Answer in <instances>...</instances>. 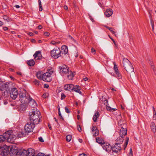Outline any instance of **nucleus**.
Here are the masks:
<instances>
[{"label": "nucleus", "instance_id": "1", "mask_svg": "<svg viewBox=\"0 0 156 156\" xmlns=\"http://www.w3.org/2000/svg\"><path fill=\"white\" fill-rule=\"evenodd\" d=\"M19 100L23 104H29L30 105L33 103L34 106H35L36 103L34 100L30 98L29 95L26 94V91L25 90L19 93Z\"/></svg>", "mask_w": 156, "mask_h": 156}, {"label": "nucleus", "instance_id": "2", "mask_svg": "<svg viewBox=\"0 0 156 156\" xmlns=\"http://www.w3.org/2000/svg\"><path fill=\"white\" fill-rule=\"evenodd\" d=\"M41 116V113L36 108L32 110L29 114V118L31 122L37 124L40 121Z\"/></svg>", "mask_w": 156, "mask_h": 156}, {"label": "nucleus", "instance_id": "3", "mask_svg": "<svg viewBox=\"0 0 156 156\" xmlns=\"http://www.w3.org/2000/svg\"><path fill=\"white\" fill-rule=\"evenodd\" d=\"M123 65L126 71L129 73L133 72L134 69L130 62L127 58L123 59Z\"/></svg>", "mask_w": 156, "mask_h": 156}, {"label": "nucleus", "instance_id": "4", "mask_svg": "<svg viewBox=\"0 0 156 156\" xmlns=\"http://www.w3.org/2000/svg\"><path fill=\"white\" fill-rule=\"evenodd\" d=\"M5 136H6V140L8 142H13L16 139V136L12 134V131L11 130L5 133Z\"/></svg>", "mask_w": 156, "mask_h": 156}, {"label": "nucleus", "instance_id": "5", "mask_svg": "<svg viewBox=\"0 0 156 156\" xmlns=\"http://www.w3.org/2000/svg\"><path fill=\"white\" fill-rule=\"evenodd\" d=\"M35 150L31 148L29 149L27 151H23L21 154L22 156H35Z\"/></svg>", "mask_w": 156, "mask_h": 156}, {"label": "nucleus", "instance_id": "6", "mask_svg": "<svg viewBox=\"0 0 156 156\" xmlns=\"http://www.w3.org/2000/svg\"><path fill=\"white\" fill-rule=\"evenodd\" d=\"M35 124L33 122H29L26 124L25 126V131L27 133L33 132V130L35 127Z\"/></svg>", "mask_w": 156, "mask_h": 156}, {"label": "nucleus", "instance_id": "7", "mask_svg": "<svg viewBox=\"0 0 156 156\" xmlns=\"http://www.w3.org/2000/svg\"><path fill=\"white\" fill-rule=\"evenodd\" d=\"M51 56L55 58H57L60 56L61 51L60 49H53L51 51Z\"/></svg>", "mask_w": 156, "mask_h": 156}, {"label": "nucleus", "instance_id": "8", "mask_svg": "<svg viewBox=\"0 0 156 156\" xmlns=\"http://www.w3.org/2000/svg\"><path fill=\"white\" fill-rule=\"evenodd\" d=\"M42 80L45 82H50L51 80V74L47 72L43 74Z\"/></svg>", "mask_w": 156, "mask_h": 156}, {"label": "nucleus", "instance_id": "9", "mask_svg": "<svg viewBox=\"0 0 156 156\" xmlns=\"http://www.w3.org/2000/svg\"><path fill=\"white\" fill-rule=\"evenodd\" d=\"M18 94V90L16 88H15L12 89L10 94V96L12 98L14 99H16Z\"/></svg>", "mask_w": 156, "mask_h": 156}, {"label": "nucleus", "instance_id": "10", "mask_svg": "<svg viewBox=\"0 0 156 156\" xmlns=\"http://www.w3.org/2000/svg\"><path fill=\"white\" fill-rule=\"evenodd\" d=\"M122 149L120 145L116 143L113 147L112 148V151L113 153H117L119 152Z\"/></svg>", "mask_w": 156, "mask_h": 156}, {"label": "nucleus", "instance_id": "11", "mask_svg": "<svg viewBox=\"0 0 156 156\" xmlns=\"http://www.w3.org/2000/svg\"><path fill=\"white\" fill-rule=\"evenodd\" d=\"M103 149L108 152H109L112 150V148L108 143L104 144L102 145Z\"/></svg>", "mask_w": 156, "mask_h": 156}, {"label": "nucleus", "instance_id": "12", "mask_svg": "<svg viewBox=\"0 0 156 156\" xmlns=\"http://www.w3.org/2000/svg\"><path fill=\"white\" fill-rule=\"evenodd\" d=\"M69 67L66 65H64L60 69V73L66 74L69 72Z\"/></svg>", "mask_w": 156, "mask_h": 156}, {"label": "nucleus", "instance_id": "13", "mask_svg": "<svg viewBox=\"0 0 156 156\" xmlns=\"http://www.w3.org/2000/svg\"><path fill=\"white\" fill-rule=\"evenodd\" d=\"M104 104L106 106V108L108 111L110 112H114L116 111L117 109L115 108H112L110 107L109 106H108V101L107 100H105L104 101Z\"/></svg>", "mask_w": 156, "mask_h": 156}, {"label": "nucleus", "instance_id": "14", "mask_svg": "<svg viewBox=\"0 0 156 156\" xmlns=\"http://www.w3.org/2000/svg\"><path fill=\"white\" fill-rule=\"evenodd\" d=\"M119 134L121 136L124 137L127 134V129L126 128H124L122 127H121L120 130Z\"/></svg>", "mask_w": 156, "mask_h": 156}, {"label": "nucleus", "instance_id": "15", "mask_svg": "<svg viewBox=\"0 0 156 156\" xmlns=\"http://www.w3.org/2000/svg\"><path fill=\"white\" fill-rule=\"evenodd\" d=\"M113 13L112 10L110 9H106L105 12V14L107 17H109L111 16Z\"/></svg>", "mask_w": 156, "mask_h": 156}, {"label": "nucleus", "instance_id": "16", "mask_svg": "<svg viewBox=\"0 0 156 156\" xmlns=\"http://www.w3.org/2000/svg\"><path fill=\"white\" fill-rule=\"evenodd\" d=\"M73 89L72 91H74L76 92H77L80 94H81V92L80 91V87L79 86L76 85L74 86L73 85Z\"/></svg>", "mask_w": 156, "mask_h": 156}, {"label": "nucleus", "instance_id": "17", "mask_svg": "<svg viewBox=\"0 0 156 156\" xmlns=\"http://www.w3.org/2000/svg\"><path fill=\"white\" fill-rule=\"evenodd\" d=\"M73 85L72 84H66L64 86V89L66 90H72L73 89Z\"/></svg>", "mask_w": 156, "mask_h": 156}, {"label": "nucleus", "instance_id": "18", "mask_svg": "<svg viewBox=\"0 0 156 156\" xmlns=\"http://www.w3.org/2000/svg\"><path fill=\"white\" fill-rule=\"evenodd\" d=\"M123 138V137L121 136H120L116 140L117 144H122L124 140Z\"/></svg>", "mask_w": 156, "mask_h": 156}, {"label": "nucleus", "instance_id": "19", "mask_svg": "<svg viewBox=\"0 0 156 156\" xmlns=\"http://www.w3.org/2000/svg\"><path fill=\"white\" fill-rule=\"evenodd\" d=\"M41 55V52L40 51H37L35 53L34 55L33 56L35 60H37L38 59L39 57Z\"/></svg>", "mask_w": 156, "mask_h": 156}, {"label": "nucleus", "instance_id": "20", "mask_svg": "<svg viewBox=\"0 0 156 156\" xmlns=\"http://www.w3.org/2000/svg\"><path fill=\"white\" fill-rule=\"evenodd\" d=\"M151 131L154 133H155L156 131V126L155 123L152 122L151 124Z\"/></svg>", "mask_w": 156, "mask_h": 156}, {"label": "nucleus", "instance_id": "21", "mask_svg": "<svg viewBox=\"0 0 156 156\" xmlns=\"http://www.w3.org/2000/svg\"><path fill=\"white\" fill-rule=\"evenodd\" d=\"M43 72H38L36 73L37 77L39 79L42 80Z\"/></svg>", "mask_w": 156, "mask_h": 156}, {"label": "nucleus", "instance_id": "22", "mask_svg": "<svg viewBox=\"0 0 156 156\" xmlns=\"http://www.w3.org/2000/svg\"><path fill=\"white\" fill-rule=\"evenodd\" d=\"M5 133L3 135H0V142H2L5 140H6L7 137L5 136Z\"/></svg>", "mask_w": 156, "mask_h": 156}, {"label": "nucleus", "instance_id": "23", "mask_svg": "<svg viewBox=\"0 0 156 156\" xmlns=\"http://www.w3.org/2000/svg\"><path fill=\"white\" fill-rule=\"evenodd\" d=\"M99 116V114L98 112H97L95 113L93 117V119L94 122H96L97 120V118Z\"/></svg>", "mask_w": 156, "mask_h": 156}, {"label": "nucleus", "instance_id": "24", "mask_svg": "<svg viewBox=\"0 0 156 156\" xmlns=\"http://www.w3.org/2000/svg\"><path fill=\"white\" fill-rule=\"evenodd\" d=\"M28 65L30 66H33L35 64V62L33 60H30L27 62Z\"/></svg>", "mask_w": 156, "mask_h": 156}, {"label": "nucleus", "instance_id": "25", "mask_svg": "<svg viewBox=\"0 0 156 156\" xmlns=\"http://www.w3.org/2000/svg\"><path fill=\"white\" fill-rule=\"evenodd\" d=\"M26 134L23 132H20L18 133L17 135V137L19 138H21L25 136Z\"/></svg>", "mask_w": 156, "mask_h": 156}, {"label": "nucleus", "instance_id": "26", "mask_svg": "<svg viewBox=\"0 0 156 156\" xmlns=\"http://www.w3.org/2000/svg\"><path fill=\"white\" fill-rule=\"evenodd\" d=\"M69 75H67V77L69 80H72L73 76V74L72 72H69Z\"/></svg>", "mask_w": 156, "mask_h": 156}, {"label": "nucleus", "instance_id": "27", "mask_svg": "<svg viewBox=\"0 0 156 156\" xmlns=\"http://www.w3.org/2000/svg\"><path fill=\"white\" fill-rule=\"evenodd\" d=\"M6 87V85L2 83H0V90H2L5 89Z\"/></svg>", "mask_w": 156, "mask_h": 156}, {"label": "nucleus", "instance_id": "28", "mask_svg": "<svg viewBox=\"0 0 156 156\" xmlns=\"http://www.w3.org/2000/svg\"><path fill=\"white\" fill-rule=\"evenodd\" d=\"M96 141L97 142L100 144H103L102 141L101 139L99 137H97L96 139Z\"/></svg>", "mask_w": 156, "mask_h": 156}, {"label": "nucleus", "instance_id": "29", "mask_svg": "<svg viewBox=\"0 0 156 156\" xmlns=\"http://www.w3.org/2000/svg\"><path fill=\"white\" fill-rule=\"evenodd\" d=\"M38 2L39 6V11H41L43 10V8L42 6L41 2L40 0H38Z\"/></svg>", "mask_w": 156, "mask_h": 156}, {"label": "nucleus", "instance_id": "30", "mask_svg": "<svg viewBox=\"0 0 156 156\" xmlns=\"http://www.w3.org/2000/svg\"><path fill=\"white\" fill-rule=\"evenodd\" d=\"M66 140L67 141L69 142L72 138V136L71 135H68L66 136Z\"/></svg>", "mask_w": 156, "mask_h": 156}, {"label": "nucleus", "instance_id": "31", "mask_svg": "<svg viewBox=\"0 0 156 156\" xmlns=\"http://www.w3.org/2000/svg\"><path fill=\"white\" fill-rule=\"evenodd\" d=\"M129 138L128 137H126V140L125 143V144L124 145V149H125L127 145L128 144V142L129 141Z\"/></svg>", "mask_w": 156, "mask_h": 156}, {"label": "nucleus", "instance_id": "32", "mask_svg": "<svg viewBox=\"0 0 156 156\" xmlns=\"http://www.w3.org/2000/svg\"><path fill=\"white\" fill-rule=\"evenodd\" d=\"M68 49H61V52H62V54L65 55L68 52Z\"/></svg>", "mask_w": 156, "mask_h": 156}, {"label": "nucleus", "instance_id": "33", "mask_svg": "<svg viewBox=\"0 0 156 156\" xmlns=\"http://www.w3.org/2000/svg\"><path fill=\"white\" fill-rule=\"evenodd\" d=\"M93 135L94 136H97L99 134V131L98 130H96L94 132H93Z\"/></svg>", "mask_w": 156, "mask_h": 156}, {"label": "nucleus", "instance_id": "34", "mask_svg": "<svg viewBox=\"0 0 156 156\" xmlns=\"http://www.w3.org/2000/svg\"><path fill=\"white\" fill-rule=\"evenodd\" d=\"M112 34H114L115 36H116V33L114 31V30L112 27H111L110 29L109 30Z\"/></svg>", "mask_w": 156, "mask_h": 156}, {"label": "nucleus", "instance_id": "35", "mask_svg": "<svg viewBox=\"0 0 156 156\" xmlns=\"http://www.w3.org/2000/svg\"><path fill=\"white\" fill-rule=\"evenodd\" d=\"M91 130H92V132H94L96 130H98L97 129L96 126H92Z\"/></svg>", "mask_w": 156, "mask_h": 156}, {"label": "nucleus", "instance_id": "36", "mask_svg": "<svg viewBox=\"0 0 156 156\" xmlns=\"http://www.w3.org/2000/svg\"><path fill=\"white\" fill-rule=\"evenodd\" d=\"M3 19L6 21L7 22H9V19L8 18V17L6 16H3Z\"/></svg>", "mask_w": 156, "mask_h": 156}, {"label": "nucleus", "instance_id": "37", "mask_svg": "<svg viewBox=\"0 0 156 156\" xmlns=\"http://www.w3.org/2000/svg\"><path fill=\"white\" fill-rule=\"evenodd\" d=\"M114 70L115 71V72H116V71H118V69L117 66L115 64V62H114Z\"/></svg>", "mask_w": 156, "mask_h": 156}, {"label": "nucleus", "instance_id": "38", "mask_svg": "<svg viewBox=\"0 0 156 156\" xmlns=\"http://www.w3.org/2000/svg\"><path fill=\"white\" fill-rule=\"evenodd\" d=\"M115 73L117 75L118 77L120 78L121 77V75L120 74L119 71L115 72Z\"/></svg>", "mask_w": 156, "mask_h": 156}, {"label": "nucleus", "instance_id": "39", "mask_svg": "<svg viewBox=\"0 0 156 156\" xmlns=\"http://www.w3.org/2000/svg\"><path fill=\"white\" fill-rule=\"evenodd\" d=\"M34 83L35 84L37 85H39V81L36 80H35L34 81Z\"/></svg>", "mask_w": 156, "mask_h": 156}, {"label": "nucleus", "instance_id": "40", "mask_svg": "<svg viewBox=\"0 0 156 156\" xmlns=\"http://www.w3.org/2000/svg\"><path fill=\"white\" fill-rule=\"evenodd\" d=\"M59 43V42H55L54 41H51V44H52L53 45H56Z\"/></svg>", "mask_w": 156, "mask_h": 156}, {"label": "nucleus", "instance_id": "41", "mask_svg": "<svg viewBox=\"0 0 156 156\" xmlns=\"http://www.w3.org/2000/svg\"><path fill=\"white\" fill-rule=\"evenodd\" d=\"M153 119L156 120V112H154V113H153Z\"/></svg>", "mask_w": 156, "mask_h": 156}, {"label": "nucleus", "instance_id": "42", "mask_svg": "<svg viewBox=\"0 0 156 156\" xmlns=\"http://www.w3.org/2000/svg\"><path fill=\"white\" fill-rule=\"evenodd\" d=\"M150 22L151 26H154V21L152 18H150Z\"/></svg>", "mask_w": 156, "mask_h": 156}, {"label": "nucleus", "instance_id": "43", "mask_svg": "<svg viewBox=\"0 0 156 156\" xmlns=\"http://www.w3.org/2000/svg\"><path fill=\"white\" fill-rule=\"evenodd\" d=\"M65 109L66 112L67 113H69L70 112V111H69V109H68V108L66 107H65Z\"/></svg>", "mask_w": 156, "mask_h": 156}, {"label": "nucleus", "instance_id": "44", "mask_svg": "<svg viewBox=\"0 0 156 156\" xmlns=\"http://www.w3.org/2000/svg\"><path fill=\"white\" fill-rule=\"evenodd\" d=\"M66 97V96L65 95V94L62 93L61 94V99L62 100L65 98Z\"/></svg>", "mask_w": 156, "mask_h": 156}, {"label": "nucleus", "instance_id": "45", "mask_svg": "<svg viewBox=\"0 0 156 156\" xmlns=\"http://www.w3.org/2000/svg\"><path fill=\"white\" fill-rule=\"evenodd\" d=\"M77 127L78 130L79 132H81V128L80 125H78L77 126Z\"/></svg>", "mask_w": 156, "mask_h": 156}, {"label": "nucleus", "instance_id": "46", "mask_svg": "<svg viewBox=\"0 0 156 156\" xmlns=\"http://www.w3.org/2000/svg\"><path fill=\"white\" fill-rule=\"evenodd\" d=\"M44 35L47 36H48L50 35V33L47 32H45L44 33Z\"/></svg>", "mask_w": 156, "mask_h": 156}, {"label": "nucleus", "instance_id": "47", "mask_svg": "<svg viewBox=\"0 0 156 156\" xmlns=\"http://www.w3.org/2000/svg\"><path fill=\"white\" fill-rule=\"evenodd\" d=\"M38 139L40 141L42 142H44V140L42 137H40Z\"/></svg>", "mask_w": 156, "mask_h": 156}, {"label": "nucleus", "instance_id": "48", "mask_svg": "<svg viewBox=\"0 0 156 156\" xmlns=\"http://www.w3.org/2000/svg\"><path fill=\"white\" fill-rule=\"evenodd\" d=\"M122 121L121 120H120V121H119L118 122V124L119 126H121L122 125V124H123L122 123Z\"/></svg>", "mask_w": 156, "mask_h": 156}, {"label": "nucleus", "instance_id": "49", "mask_svg": "<svg viewBox=\"0 0 156 156\" xmlns=\"http://www.w3.org/2000/svg\"><path fill=\"white\" fill-rule=\"evenodd\" d=\"M61 49H67V47L65 45H62L61 47Z\"/></svg>", "mask_w": 156, "mask_h": 156}, {"label": "nucleus", "instance_id": "50", "mask_svg": "<svg viewBox=\"0 0 156 156\" xmlns=\"http://www.w3.org/2000/svg\"><path fill=\"white\" fill-rule=\"evenodd\" d=\"M95 49H91V52L94 55L95 54Z\"/></svg>", "mask_w": 156, "mask_h": 156}, {"label": "nucleus", "instance_id": "51", "mask_svg": "<svg viewBox=\"0 0 156 156\" xmlns=\"http://www.w3.org/2000/svg\"><path fill=\"white\" fill-rule=\"evenodd\" d=\"M11 151H14V152H15L14 154H16V153H17V150H16V149H12V150H11Z\"/></svg>", "mask_w": 156, "mask_h": 156}, {"label": "nucleus", "instance_id": "52", "mask_svg": "<svg viewBox=\"0 0 156 156\" xmlns=\"http://www.w3.org/2000/svg\"><path fill=\"white\" fill-rule=\"evenodd\" d=\"M2 6H3V8L4 9H6L7 7V6L5 4V3L3 4L2 5Z\"/></svg>", "mask_w": 156, "mask_h": 156}, {"label": "nucleus", "instance_id": "53", "mask_svg": "<svg viewBox=\"0 0 156 156\" xmlns=\"http://www.w3.org/2000/svg\"><path fill=\"white\" fill-rule=\"evenodd\" d=\"M28 34L31 36H33L34 35V34L32 32H29Z\"/></svg>", "mask_w": 156, "mask_h": 156}, {"label": "nucleus", "instance_id": "54", "mask_svg": "<svg viewBox=\"0 0 156 156\" xmlns=\"http://www.w3.org/2000/svg\"><path fill=\"white\" fill-rule=\"evenodd\" d=\"M80 156H87V155L84 153H83L80 154Z\"/></svg>", "mask_w": 156, "mask_h": 156}, {"label": "nucleus", "instance_id": "55", "mask_svg": "<svg viewBox=\"0 0 156 156\" xmlns=\"http://www.w3.org/2000/svg\"><path fill=\"white\" fill-rule=\"evenodd\" d=\"M49 87V85L47 84H45L44 86V87L45 88H48Z\"/></svg>", "mask_w": 156, "mask_h": 156}, {"label": "nucleus", "instance_id": "56", "mask_svg": "<svg viewBox=\"0 0 156 156\" xmlns=\"http://www.w3.org/2000/svg\"><path fill=\"white\" fill-rule=\"evenodd\" d=\"M130 156H133V154H132V149L131 148L130 149V152L129 154Z\"/></svg>", "mask_w": 156, "mask_h": 156}, {"label": "nucleus", "instance_id": "57", "mask_svg": "<svg viewBox=\"0 0 156 156\" xmlns=\"http://www.w3.org/2000/svg\"><path fill=\"white\" fill-rule=\"evenodd\" d=\"M3 29L4 30L6 31L8 30V28L6 27H3Z\"/></svg>", "mask_w": 156, "mask_h": 156}, {"label": "nucleus", "instance_id": "58", "mask_svg": "<svg viewBox=\"0 0 156 156\" xmlns=\"http://www.w3.org/2000/svg\"><path fill=\"white\" fill-rule=\"evenodd\" d=\"M14 6L17 9H18L20 7V6L18 5H15Z\"/></svg>", "mask_w": 156, "mask_h": 156}, {"label": "nucleus", "instance_id": "59", "mask_svg": "<svg viewBox=\"0 0 156 156\" xmlns=\"http://www.w3.org/2000/svg\"><path fill=\"white\" fill-rule=\"evenodd\" d=\"M42 28V27L41 25H40L38 26V28L39 29H41Z\"/></svg>", "mask_w": 156, "mask_h": 156}, {"label": "nucleus", "instance_id": "60", "mask_svg": "<svg viewBox=\"0 0 156 156\" xmlns=\"http://www.w3.org/2000/svg\"><path fill=\"white\" fill-rule=\"evenodd\" d=\"M31 41L32 42L34 43L35 42V40L34 39H32Z\"/></svg>", "mask_w": 156, "mask_h": 156}, {"label": "nucleus", "instance_id": "61", "mask_svg": "<svg viewBox=\"0 0 156 156\" xmlns=\"http://www.w3.org/2000/svg\"><path fill=\"white\" fill-rule=\"evenodd\" d=\"M60 117V118L62 119V120H64V118H63V117L62 116V115H61H61H59Z\"/></svg>", "mask_w": 156, "mask_h": 156}, {"label": "nucleus", "instance_id": "62", "mask_svg": "<svg viewBox=\"0 0 156 156\" xmlns=\"http://www.w3.org/2000/svg\"><path fill=\"white\" fill-rule=\"evenodd\" d=\"M98 4L101 7L102 6V4L101 3V2H99L98 3Z\"/></svg>", "mask_w": 156, "mask_h": 156}, {"label": "nucleus", "instance_id": "63", "mask_svg": "<svg viewBox=\"0 0 156 156\" xmlns=\"http://www.w3.org/2000/svg\"><path fill=\"white\" fill-rule=\"evenodd\" d=\"M83 80L84 81H85L87 80H88V78L87 77H85L84 78H83Z\"/></svg>", "mask_w": 156, "mask_h": 156}, {"label": "nucleus", "instance_id": "64", "mask_svg": "<svg viewBox=\"0 0 156 156\" xmlns=\"http://www.w3.org/2000/svg\"><path fill=\"white\" fill-rule=\"evenodd\" d=\"M64 8L65 9H68L67 6L66 5L64 6Z\"/></svg>", "mask_w": 156, "mask_h": 156}]
</instances>
